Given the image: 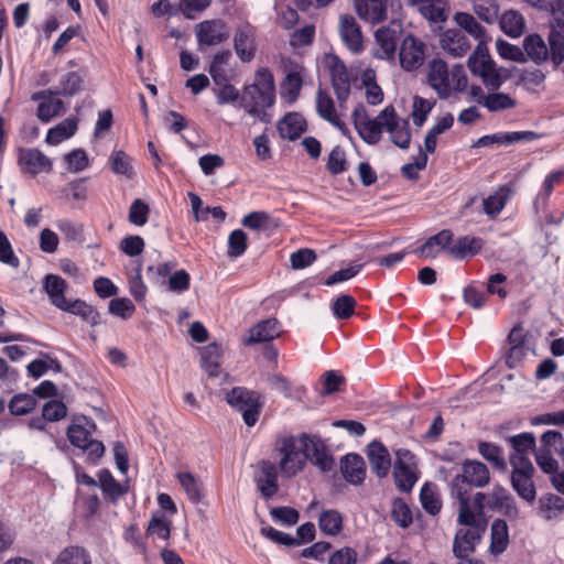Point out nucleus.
I'll list each match as a JSON object with an SVG mask.
<instances>
[{"instance_id":"f257e3e1","label":"nucleus","mask_w":564,"mask_h":564,"mask_svg":"<svg viewBox=\"0 0 564 564\" xmlns=\"http://www.w3.org/2000/svg\"><path fill=\"white\" fill-rule=\"evenodd\" d=\"M272 455L284 478H293L302 473L308 460L322 471H329L335 464L326 444L319 437L307 434L278 437Z\"/></svg>"},{"instance_id":"f03ea898","label":"nucleus","mask_w":564,"mask_h":564,"mask_svg":"<svg viewBox=\"0 0 564 564\" xmlns=\"http://www.w3.org/2000/svg\"><path fill=\"white\" fill-rule=\"evenodd\" d=\"M327 67L337 97L338 109L333 98L323 89H318L315 97L316 112L323 120L346 135L349 130L344 118L347 111L346 102L350 95V78L346 66L336 56L327 58Z\"/></svg>"},{"instance_id":"7ed1b4c3","label":"nucleus","mask_w":564,"mask_h":564,"mask_svg":"<svg viewBox=\"0 0 564 564\" xmlns=\"http://www.w3.org/2000/svg\"><path fill=\"white\" fill-rule=\"evenodd\" d=\"M484 500L485 494L477 492L473 506H468L467 502H464V506L458 505L457 521L466 528L458 530L454 539L453 551L457 557H466L471 553L486 531Z\"/></svg>"},{"instance_id":"20e7f679","label":"nucleus","mask_w":564,"mask_h":564,"mask_svg":"<svg viewBox=\"0 0 564 564\" xmlns=\"http://www.w3.org/2000/svg\"><path fill=\"white\" fill-rule=\"evenodd\" d=\"M275 104V83L273 74L268 68H259L253 83L243 87L240 108L256 120L268 123L271 121V109Z\"/></svg>"},{"instance_id":"39448f33","label":"nucleus","mask_w":564,"mask_h":564,"mask_svg":"<svg viewBox=\"0 0 564 564\" xmlns=\"http://www.w3.org/2000/svg\"><path fill=\"white\" fill-rule=\"evenodd\" d=\"M490 474L487 466L478 460H465L460 473L457 474L451 482V494L457 499L458 505H474V498L470 499L471 487L482 488L489 484Z\"/></svg>"},{"instance_id":"423d86ee","label":"nucleus","mask_w":564,"mask_h":564,"mask_svg":"<svg viewBox=\"0 0 564 564\" xmlns=\"http://www.w3.org/2000/svg\"><path fill=\"white\" fill-rule=\"evenodd\" d=\"M95 430L96 424L86 416L75 419L67 429L70 444L86 453L93 463H96L105 453L104 444L91 438Z\"/></svg>"},{"instance_id":"0eeeda50","label":"nucleus","mask_w":564,"mask_h":564,"mask_svg":"<svg viewBox=\"0 0 564 564\" xmlns=\"http://www.w3.org/2000/svg\"><path fill=\"white\" fill-rule=\"evenodd\" d=\"M469 70L480 77L488 90H498L505 83L501 70L490 57L486 44H478L475 52L468 58Z\"/></svg>"},{"instance_id":"6e6552de","label":"nucleus","mask_w":564,"mask_h":564,"mask_svg":"<svg viewBox=\"0 0 564 564\" xmlns=\"http://www.w3.org/2000/svg\"><path fill=\"white\" fill-rule=\"evenodd\" d=\"M227 402L242 412V417L248 426H253L258 421L261 402L259 395L242 387L231 389L226 395Z\"/></svg>"},{"instance_id":"1a4fd4ad","label":"nucleus","mask_w":564,"mask_h":564,"mask_svg":"<svg viewBox=\"0 0 564 564\" xmlns=\"http://www.w3.org/2000/svg\"><path fill=\"white\" fill-rule=\"evenodd\" d=\"M352 121L355 129L366 143L376 144L380 141L386 122V119H380V113L371 119L364 104H357L352 111Z\"/></svg>"},{"instance_id":"9d476101","label":"nucleus","mask_w":564,"mask_h":564,"mask_svg":"<svg viewBox=\"0 0 564 564\" xmlns=\"http://www.w3.org/2000/svg\"><path fill=\"white\" fill-rule=\"evenodd\" d=\"M414 455L404 448L395 451L393 477L399 490L409 492L417 480Z\"/></svg>"},{"instance_id":"9b49d317","label":"nucleus","mask_w":564,"mask_h":564,"mask_svg":"<svg viewBox=\"0 0 564 564\" xmlns=\"http://www.w3.org/2000/svg\"><path fill=\"white\" fill-rule=\"evenodd\" d=\"M426 45L420 39L408 34L400 43L399 63L403 70L414 72L425 62Z\"/></svg>"},{"instance_id":"f8f14e48","label":"nucleus","mask_w":564,"mask_h":564,"mask_svg":"<svg viewBox=\"0 0 564 564\" xmlns=\"http://www.w3.org/2000/svg\"><path fill=\"white\" fill-rule=\"evenodd\" d=\"M380 119H386L384 130L389 133L390 140L397 147L408 149L411 142L409 121L399 117L392 105L380 111Z\"/></svg>"},{"instance_id":"ddd939ff","label":"nucleus","mask_w":564,"mask_h":564,"mask_svg":"<svg viewBox=\"0 0 564 564\" xmlns=\"http://www.w3.org/2000/svg\"><path fill=\"white\" fill-rule=\"evenodd\" d=\"M256 468L254 481L259 491L267 499L273 497L279 490V466L270 459H262Z\"/></svg>"},{"instance_id":"4468645a","label":"nucleus","mask_w":564,"mask_h":564,"mask_svg":"<svg viewBox=\"0 0 564 564\" xmlns=\"http://www.w3.org/2000/svg\"><path fill=\"white\" fill-rule=\"evenodd\" d=\"M195 35L199 45H218L229 37L227 25L219 19L205 20L196 24Z\"/></svg>"},{"instance_id":"2eb2a0df","label":"nucleus","mask_w":564,"mask_h":564,"mask_svg":"<svg viewBox=\"0 0 564 564\" xmlns=\"http://www.w3.org/2000/svg\"><path fill=\"white\" fill-rule=\"evenodd\" d=\"M484 505L485 508L502 512L510 519L519 518L520 512L514 498L501 486H496L489 494H485Z\"/></svg>"},{"instance_id":"dca6fc26","label":"nucleus","mask_w":564,"mask_h":564,"mask_svg":"<svg viewBox=\"0 0 564 564\" xmlns=\"http://www.w3.org/2000/svg\"><path fill=\"white\" fill-rule=\"evenodd\" d=\"M55 95L58 94L54 90L47 89L33 93L31 96L33 101H39L36 116L44 123L50 122L54 117L64 111V102L61 99L55 98Z\"/></svg>"},{"instance_id":"f3484780","label":"nucleus","mask_w":564,"mask_h":564,"mask_svg":"<svg viewBox=\"0 0 564 564\" xmlns=\"http://www.w3.org/2000/svg\"><path fill=\"white\" fill-rule=\"evenodd\" d=\"M398 31L390 26L380 28L375 33L373 56L380 59L394 61Z\"/></svg>"},{"instance_id":"a211bd4d","label":"nucleus","mask_w":564,"mask_h":564,"mask_svg":"<svg viewBox=\"0 0 564 564\" xmlns=\"http://www.w3.org/2000/svg\"><path fill=\"white\" fill-rule=\"evenodd\" d=\"M339 34L346 47L357 54L364 50V39L354 17L343 14L339 18Z\"/></svg>"},{"instance_id":"6ab92c4d","label":"nucleus","mask_w":564,"mask_h":564,"mask_svg":"<svg viewBox=\"0 0 564 564\" xmlns=\"http://www.w3.org/2000/svg\"><path fill=\"white\" fill-rule=\"evenodd\" d=\"M19 165L22 171L32 175L48 172L52 169L50 159L36 149L21 150L19 154Z\"/></svg>"},{"instance_id":"aec40b11","label":"nucleus","mask_w":564,"mask_h":564,"mask_svg":"<svg viewBox=\"0 0 564 564\" xmlns=\"http://www.w3.org/2000/svg\"><path fill=\"white\" fill-rule=\"evenodd\" d=\"M303 67L296 66L290 70L280 84V98L288 105H293L300 97L303 86Z\"/></svg>"},{"instance_id":"412c9836","label":"nucleus","mask_w":564,"mask_h":564,"mask_svg":"<svg viewBox=\"0 0 564 564\" xmlns=\"http://www.w3.org/2000/svg\"><path fill=\"white\" fill-rule=\"evenodd\" d=\"M451 70L442 59H434L429 66V84L441 98L448 97V78Z\"/></svg>"},{"instance_id":"4be33fe9","label":"nucleus","mask_w":564,"mask_h":564,"mask_svg":"<svg viewBox=\"0 0 564 564\" xmlns=\"http://www.w3.org/2000/svg\"><path fill=\"white\" fill-rule=\"evenodd\" d=\"M306 120L299 112H289L278 122V131L282 139L294 141L306 131Z\"/></svg>"},{"instance_id":"5701e85b","label":"nucleus","mask_w":564,"mask_h":564,"mask_svg":"<svg viewBox=\"0 0 564 564\" xmlns=\"http://www.w3.org/2000/svg\"><path fill=\"white\" fill-rule=\"evenodd\" d=\"M441 46L444 51L454 57H462L470 50V43L466 35L455 29L443 32L441 36Z\"/></svg>"},{"instance_id":"b1692460","label":"nucleus","mask_w":564,"mask_h":564,"mask_svg":"<svg viewBox=\"0 0 564 564\" xmlns=\"http://www.w3.org/2000/svg\"><path fill=\"white\" fill-rule=\"evenodd\" d=\"M368 459L371 469L380 478L386 477L391 468V457L389 451L377 441L368 445Z\"/></svg>"},{"instance_id":"393cba45","label":"nucleus","mask_w":564,"mask_h":564,"mask_svg":"<svg viewBox=\"0 0 564 564\" xmlns=\"http://www.w3.org/2000/svg\"><path fill=\"white\" fill-rule=\"evenodd\" d=\"M280 324L275 318H268L257 323L249 329L246 345L270 341L280 335Z\"/></svg>"},{"instance_id":"a878e982","label":"nucleus","mask_w":564,"mask_h":564,"mask_svg":"<svg viewBox=\"0 0 564 564\" xmlns=\"http://www.w3.org/2000/svg\"><path fill=\"white\" fill-rule=\"evenodd\" d=\"M357 14L372 24L382 22L387 18L384 0H355Z\"/></svg>"},{"instance_id":"bb28decb","label":"nucleus","mask_w":564,"mask_h":564,"mask_svg":"<svg viewBox=\"0 0 564 564\" xmlns=\"http://www.w3.org/2000/svg\"><path fill=\"white\" fill-rule=\"evenodd\" d=\"M341 474L348 482L359 485L365 480L366 468L362 457L357 454H348L341 460Z\"/></svg>"},{"instance_id":"cd10ccee","label":"nucleus","mask_w":564,"mask_h":564,"mask_svg":"<svg viewBox=\"0 0 564 564\" xmlns=\"http://www.w3.org/2000/svg\"><path fill=\"white\" fill-rule=\"evenodd\" d=\"M500 30L509 37L518 39L525 31V20L517 10H507L499 18Z\"/></svg>"},{"instance_id":"c85d7f7f","label":"nucleus","mask_w":564,"mask_h":564,"mask_svg":"<svg viewBox=\"0 0 564 564\" xmlns=\"http://www.w3.org/2000/svg\"><path fill=\"white\" fill-rule=\"evenodd\" d=\"M523 53L538 65L546 62L550 57L549 47L539 34H529L524 37Z\"/></svg>"},{"instance_id":"c756f323","label":"nucleus","mask_w":564,"mask_h":564,"mask_svg":"<svg viewBox=\"0 0 564 564\" xmlns=\"http://www.w3.org/2000/svg\"><path fill=\"white\" fill-rule=\"evenodd\" d=\"M453 241L451 230L444 229L438 234L430 237L419 249V253L424 258H435L442 250H447Z\"/></svg>"},{"instance_id":"7c9ffc66","label":"nucleus","mask_w":564,"mask_h":564,"mask_svg":"<svg viewBox=\"0 0 564 564\" xmlns=\"http://www.w3.org/2000/svg\"><path fill=\"white\" fill-rule=\"evenodd\" d=\"M44 289L51 300V303L59 310H64L69 303L65 297V281L55 274H47L44 281Z\"/></svg>"},{"instance_id":"2f4dec72","label":"nucleus","mask_w":564,"mask_h":564,"mask_svg":"<svg viewBox=\"0 0 564 564\" xmlns=\"http://www.w3.org/2000/svg\"><path fill=\"white\" fill-rule=\"evenodd\" d=\"M482 245L481 238L464 236L459 237L453 246H449L447 252L457 259H464L477 254L481 250Z\"/></svg>"},{"instance_id":"473e14b6","label":"nucleus","mask_w":564,"mask_h":564,"mask_svg":"<svg viewBox=\"0 0 564 564\" xmlns=\"http://www.w3.org/2000/svg\"><path fill=\"white\" fill-rule=\"evenodd\" d=\"M454 117L452 113H445L436 119L435 123L429 129L424 139V150L427 153H434L437 145V138L453 127Z\"/></svg>"},{"instance_id":"72a5a7b5","label":"nucleus","mask_w":564,"mask_h":564,"mask_svg":"<svg viewBox=\"0 0 564 564\" xmlns=\"http://www.w3.org/2000/svg\"><path fill=\"white\" fill-rule=\"evenodd\" d=\"M235 51L243 62H249L254 56V39L250 28H243L237 31L234 40Z\"/></svg>"},{"instance_id":"f704fd0d","label":"nucleus","mask_w":564,"mask_h":564,"mask_svg":"<svg viewBox=\"0 0 564 564\" xmlns=\"http://www.w3.org/2000/svg\"><path fill=\"white\" fill-rule=\"evenodd\" d=\"M510 196L511 193L508 187H499L497 191H495L491 195H489L482 200L484 213L492 218L498 216L507 205L508 200L510 199Z\"/></svg>"},{"instance_id":"c9c22d12","label":"nucleus","mask_w":564,"mask_h":564,"mask_svg":"<svg viewBox=\"0 0 564 564\" xmlns=\"http://www.w3.org/2000/svg\"><path fill=\"white\" fill-rule=\"evenodd\" d=\"M454 20L459 28L465 30L475 40H478V44L482 43L485 45L489 41L486 30L476 21L474 15L466 12H457L454 15Z\"/></svg>"},{"instance_id":"e433bc0d","label":"nucleus","mask_w":564,"mask_h":564,"mask_svg":"<svg viewBox=\"0 0 564 564\" xmlns=\"http://www.w3.org/2000/svg\"><path fill=\"white\" fill-rule=\"evenodd\" d=\"M518 105L517 100L509 94L498 90H490L484 100V108L489 112H501L505 110L513 109Z\"/></svg>"},{"instance_id":"4c0bfd02","label":"nucleus","mask_w":564,"mask_h":564,"mask_svg":"<svg viewBox=\"0 0 564 564\" xmlns=\"http://www.w3.org/2000/svg\"><path fill=\"white\" fill-rule=\"evenodd\" d=\"M509 544L508 524L502 519H496L491 524V543L490 552L492 554H501Z\"/></svg>"},{"instance_id":"58836bf2","label":"nucleus","mask_w":564,"mask_h":564,"mask_svg":"<svg viewBox=\"0 0 564 564\" xmlns=\"http://www.w3.org/2000/svg\"><path fill=\"white\" fill-rule=\"evenodd\" d=\"M76 131L77 120L75 118H67L47 131L46 142L56 145L73 137Z\"/></svg>"},{"instance_id":"ea45409f","label":"nucleus","mask_w":564,"mask_h":564,"mask_svg":"<svg viewBox=\"0 0 564 564\" xmlns=\"http://www.w3.org/2000/svg\"><path fill=\"white\" fill-rule=\"evenodd\" d=\"M132 162V158L122 150L113 151L109 158L112 173L124 176L127 180H131L134 175Z\"/></svg>"},{"instance_id":"a19ab883","label":"nucleus","mask_w":564,"mask_h":564,"mask_svg":"<svg viewBox=\"0 0 564 564\" xmlns=\"http://www.w3.org/2000/svg\"><path fill=\"white\" fill-rule=\"evenodd\" d=\"M63 311L80 316L91 326H96L100 323V314L91 305L78 299L69 301Z\"/></svg>"},{"instance_id":"79ce46f5","label":"nucleus","mask_w":564,"mask_h":564,"mask_svg":"<svg viewBox=\"0 0 564 564\" xmlns=\"http://www.w3.org/2000/svg\"><path fill=\"white\" fill-rule=\"evenodd\" d=\"M533 475L511 476V486L520 498L532 503L536 498Z\"/></svg>"},{"instance_id":"37998d69","label":"nucleus","mask_w":564,"mask_h":564,"mask_svg":"<svg viewBox=\"0 0 564 564\" xmlns=\"http://www.w3.org/2000/svg\"><path fill=\"white\" fill-rule=\"evenodd\" d=\"M539 510L544 519H554L564 511V499L552 494L544 495L539 500Z\"/></svg>"},{"instance_id":"c03bdc74","label":"nucleus","mask_w":564,"mask_h":564,"mask_svg":"<svg viewBox=\"0 0 564 564\" xmlns=\"http://www.w3.org/2000/svg\"><path fill=\"white\" fill-rule=\"evenodd\" d=\"M435 106L434 99H426L420 96H414L412 99L411 118L416 127H422L430 112Z\"/></svg>"},{"instance_id":"a18cd8bd","label":"nucleus","mask_w":564,"mask_h":564,"mask_svg":"<svg viewBox=\"0 0 564 564\" xmlns=\"http://www.w3.org/2000/svg\"><path fill=\"white\" fill-rule=\"evenodd\" d=\"M549 51L555 64L564 61V23H558L556 29L554 25L549 35Z\"/></svg>"},{"instance_id":"49530a36","label":"nucleus","mask_w":564,"mask_h":564,"mask_svg":"<svg viewBox=\"0 0 564 564\" xmlns=\"http://www.w3.org/2000/svg\"><path fill=\"white\" fill-rule=\"evenodd\" d=\"M564 178V170H556L547 174L541 185V188L535 197V205H545L549 197L554 191V187L560 185Z\"/></svg>"},{"instance_id":"de8ad7c7","label":"nucleus","mask_w":564,"mask_h":564,"mask_svg":"<svg viewBox=\"0 0 564 564\" xmlns=\"http://www.w3.org/2000/svg\"><path fill=\"white\" fill-rule=\"evenodd\" d=\"M54 564H91V558L84 547L69 546L58 554Z\"/></svg>"},{"instance_id":"09e8293b","label":"nucleus","mask_w":564,"mask_h":564,"mask_svg":"<svg viewBox=\"0 0 564 564\" xmlns=\"http://www.w3.org/2000/svg\"><path fill=\"white\" fill-rule=\"evenodd\" d=\"M362 83L365 86V98L371 106H377L383 100V91L375 80V72L371 69L362 74Z\"/></svg>"},{"instance_id":"8fccbe9b","label":"nucleus","mask_w":564,"mask_h":564,"mask_svg":"<svg viewBox=\"0 0 564 564\" xmlns=\"http://www.w3.org/2000/svg\"><path fill=\"white\" fill-rule=\"evenodd\" d=\"M415 6L421 14L430 21L438 22L445 20L444 0H420Z\"/></svg>"},{"instance_id":"3c124183","label":"nucleus","mask_w":564,"mask_h":564,"mask_svg":"<svg viewBox=\"0 0 564 564\" xmlns=\"http://www.w3.org/2000/svg\"><path fill=\"white\" fill-rule=\"evenodd\" d=\"M319 529L328 535H337L343 529V518L336 510H325L318 519Z\"/></svg>"},{"instance_id":"603ef678","label":"nucleus","mask_w":564,"mask_h":564,"mask_svg":"<svg viewBox=\"0 0 564 564\" xmlns=\"http://www.w3.org/2000/svg\"><path fill=\"white\" fill-rule=\"evenodd\" d=\"M231 57L230 51H223L213 57L209 66V74L216 84H223L227 82L226 66Z\"/></svg>"},{"instance_id":"864d4df0","label":"nucleus","mask_w":564,"mask_h":564,"mask_svg":"<svg viewBox=\"0 0 564 564\" xmlns=\"http://www.w3.org/2000/svg\"><path fill=\"white\" fill-rule=\"evenodd\" d=\"M36 406V398L29 393L15 394L9 402V410L13 415H24Z\"/></svg>"},{"instance_id":"5fc2aeb1","label":"nucleus","mask_w":564,"mask_h":564,"mask_svg":"<svg viewBox=\"0 0 564 564\" xmlns=\"http://www.w3.org/2000/svg\"><path fill=\"white\" fill-rule=\"evenodd\" d=\"M420 500L423 509L430 514H436L440 512L442 503L435 490V486L425 484L421 488Z\"/></svg>"},{"instance_id":"6e6d98bb","label":"nucleus","mask_w":564,"mask_h":564,"mask_svg":"<svg viewBox=\"0 0 564 564\" xmlns=\"http://www.w3.org/2000/svg\"><path fill=\"white\" fill-rule=\"evenodd\" d=\"M513 452L510 455L529 456V452L535 449V437L532 433H521L509 438Z\"/></svg>"},{"instance_id":"4d7b16f0","label":"nucleus","mask_w":564,"mask_h":564,"mask_svg":"<svg viewBox=\"0 0 564 564\" xmlns=\"http://www.w3.org/2000/svg\"><path fill=\"white\" fill-rule=\"evenodd\" d=\"M147 534L160 540H169L171 522L163 514H153L148 524Z\"/></svg>"},{"instance_id":"13d9d810","label":"nucleus","mask_w":564,"mask_h":564,"mask_svg":"<svg viewBox=\"0 0 564 564\" xmlns=\"http://www.w3.org/2000/svg\"><path fill=\"white\" fill-rule=\"evenodd\" d=\"M475 14L491 24L499 18V6L494 0H479L474 3Z\"/></svg>"},{"instance_id":"bf43d9fd","label":"nucleus","mask_w":564,"mask_h":564,"mask_svg":"<svg viewBox=\"0 0 564 564\" xmlns=\"http://www.w3.org/2000/svg\"><path fill=\"white\" fill-rule=\"evenodd\" d=\"M241 224L243 227L258 230L263 228H269L271 226H276L275 223H273L272 217L267 213L262 210L258 212H251L243 216L241 219Z\"/></svg>"},{"instance_id":"052dcab7","label":"nucleus","mask_w":564,"mask_h":564,"mask_svg":"<svg viewBox=\"0 0 564 564\" xmlns=\"http://www.w3.org/2000/svg\"><path fill=\"white\" fill-rule=\"evenodd\" d=\"M98 485L104 492L109 495L111 500H116L124 494L122 486L107 469L100 470L98 475Z\"/></svg>"},{"instance_id":"680f3d73","label":"nucleus","mask_w":564,"mask_h":564,"mask_svg":"<svg viewBox=\"0 0 564 564\" xmlns=\"http://www.w3.org/2000/svg\"><path fill=\"white\" fill-rule=\"evenodd\" d=\"M478 452L486 460L490 462L494 466L498 468L506 467L503 452L499 446L491 443L481 442L478 445Z\"/></svg>"},{"instance_id":"e2e57ef3","label":"nucleus","mask_w":564,"mask_h":564,"mask_svg":"<svg viewBox=\"0 0 564 564\" xmlns=\"http://www.w3.org/2000/svg\"><path fill=\"white\" fill-rule=\"evenodd\" d=\"M496 50L499 56L507 61L522 63L527 59L523 51L519 46L511 44L502 39H498L496 41Z\"/></svg>"},{"instance_id":"0e129e2a","label":"nucleus","mask_w":564,"mask_h":564,"mask_svg":"<svg viewBox=\"0 0 564 564\" xmlns=\"http://www.w3.org/2000/svg\"><path fill=\"white\" fill-rule=\"evenodd\" d=\"M247 235L241 229H236L230 232L228 237V256L230 258H238L247 250Z\"/></svg>"},{"instance_id":"69168bd1","label":"nucleus","mask_w":564,"mask_h":564,"mask_svg":"<svg viewBox=\"0 0 564 564\" xmlns=\"http://www.w3.org/2000/svg\"><path fill=\"white\" fill-rule=\"evenodd\" d=\"M180 485L186 492L189 500L198 502L202 498L199 485L193 474L187 471H180L176 474Z\"/></svg>"},{"instance_id":"338daca9","label":"nucleus","mask_w":564,"mask_h":564,"mask_svg":"<svg viewBox=\"0 0 564 564\" xmlns=\"http://www.w3.org/2000/svg\"><path fill=\"white\" fill-rule=\"evenodd\" d=\"M356 301L348 294L338 296L332 304V310L337 318H349L355 312Z\"/></svg>"},{"instance_id":"774afa93","label":"nucleus","mask_w":564,"mask_h":564,"mask_svg":"<svg viewBox=\"0 0 564 564\" xmlns=\"http://www.w3.org/2000/svg\"><path fill=\"white\" fill-rule=\"evenodd\" d=\"M67 170L72 173H79L86 170L90 162L87 153L82 149H75L67 153L64 158Z\"/></svg>"}]
</instances>
